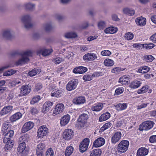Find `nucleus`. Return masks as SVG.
Masks as SVG:
<instances>
[{
    "mask_svg": "<svg viewBox=\"0 0 156 156\" xmlns=\"http://www.w3.org/2000/svg\"><path fill=\"white\" fill-rule=\"evenodd\" d=\"M33 54V51L31 50H27L21 52L20 55L21 57L16 62L17 66L25 64L28 62L30 59L29 57L31 56Z\"/></svg>",
    "mask_w": 156,
    "mask_h": 156,
    "instance_id": "f257e3e1",
    "label": "nucleus"
},
{
    "mask_svg": "<svg viewBox=\"0 0 156 156\" xmlns=\"http://www.w3.org/2000/svg\"><path fill=\"white\" fill-rule=\"evenodd\" d=\"M129 145V142L128 140H122L118 145V152L120 153L126 152L128 149Z\"/></svg>",
    "mask_w": 156,
    "mask_h": 156,
    "instance_id": "f03ea898",
    "label": "nucleus"
},
{
    "mask_svg": "<svg viewBox=\"0 0 156 156\" xmlns=\"http://www.w3.org/2000/svg\"><path fill=\"white\" fill-rule=\"evenodd\" d=\"M48 133V129L45 125L40 126L37 130V136L38 138H42L46 136Z\"/></svg>",
    "mask_w": 156,
    "mask_h": 156,
    "instance_id": "7ed1b4c3",
    "label": "nucleus"
},
{
    "mask_svg": "<svg viewBox=\"0 0 156 156\" xmlns=\"http://www.w3.org/2000/svg\"><path fill=\"white\" fill-rule=\"evenodd\" d=\"M31 19V17L29 15H24L21 17V20L27 29L30 28L32 26L30 22Z\"/></svg>",
    "mask_w": 156,
    "mask_h": 156,
    "instance_id": "20e7f679",
    "label": "nucleus"
},
{
    "mask_svg": "<svg viewBox=\"0 0 156 156\" xmlns=\"http://www.w3.org/2000/svg\"><path fill=\"white\" fill-rule=\"evenodd\" d=\"M154 124V122L152 121H145L140 126L139 129L141 131L149 130L153 127Z\"/></svg>",
    "mask_w": 156,
    "mask_h": 156,
    "instance_id": "39448f33",
    "label": "nucleus"
},
{
    "mask_svg": "<svg viewBox=\"0 0 156 156\" xmlns=\"http://www.w3.org/2000/svg\"><path fill=\"white\" fill-rule=\"evenodd\" d=\"M98 57L97 55L93 52H89L84 55L83 57L85 62H91L96 60Z\"/></svg>",
    "mask_w": 156,
    "mask_h": 156,
    "instance_id": "423d86ee",
    "label": "nucleus"
},
{
    "mask_svg": "<svg viewBox=\"0 0 156 156\" xmlns=\"http://www.w3.org/2000/svg\"><path fill=\"white\" fill-rule=\"evenodd\" d=\"M88 118V115L85 113L81 114L79 116L78 121L80 127L83 128L84 127V125L87 122Z\"/></svg>",
    "mask_w": 156,
    "mask_h": 156,
    "instance_id": "0eeeda50",
    "label": "nucleus"
},
{
    "mask_svg": "<svg viewBox=\"0 0 156 156\" xmlns=\"http://www.w3.org/2000/svg\"><path fill=\"white\" fill-rule=\"evenodd\" d=\"M78 83L76 79H73L70 81L66 85V89L69 91H72L76 88Z\"/></svg>",
    "mask_w": 156,
    "mask_h": 156,
    "instance_id": "6e6552de",
    "label": "nucleus"
},
{
    "mask_svg": "<svg viewBox=\"0 0 156 156\" xmlns=\"http://www.w3.org/2000/svg\"><path fill=\"white\" fill-rule=\"evenodd\" d=\"M74 135V132L71 129H66L64 131L62 138L65 140H69L71 139Z\"/></svg>",
    "mask_w": 156,
    "mask_h": 156,
    "instance_id": "1a4fd4ad",
    "label": "nucleus"
},
{
    "mask_svg": "<svg viewBox=\"0 0 156 156\" xmlns=\"http://www.w3.org/2000/svg\"><path fill=\"white\" fill-rule=\"evenodd\" d=\"M90 142L89 139L88 138L84 139L80 145V151L82 153L85 151L87 149Z\"/></svg>",
    "mask_w": 156,
    "mask_h": 156,
    "instance_id": "9d476101",
    "label": "nucleus"
},
{
    "mask_svg": "<svg viewBox=\"0 0 156 156\" xmlns=\"http://www.w3.org/2000/svg\"><path fill=\"white\" fill-rule=\"evenodd\" d=\"M34 126V123L32 122L29 121L25 123L23 126L21 131L24 133L31 129Z\"/></svg>",
    "mask_w": 156,
    "mask_h": 156,
    "instance_id": "9b49d317",
    "label": "nucleus"
},
{
    "mask_svg": "<svg viewBox=\"0 0 156 156\" xmlns=\"http://www.w3.org/2000/svg\"><path fill=\"white\" fill-rule=\"evenodd\" d=\"M122 134L120 132H117L114 134L111 138V142L115 144L121 138Z\"/></svg>",
    "mask_w": 156,
    "mask_h": 156,
    "instance_id": "f8f14e48",
    "label": "nucleus"
},
{
    "mask_svg": "<svg viewBox=\"0 0 156 156\" xmlns=\"http://www.w3.org/2000/svg\"><path fill=\"white\" fill-rule=\"evenodd\" d=\"M105 143V139L102 137H99L96 139L93 142V147H98L103 146Z\"/></svg>",
    "mask_w": 156,
    "mask_h": 156,
    "instance_id": "ddd939ff",
    "label": "nucleus"
},
{
    "mask_svg": "<svg viewBox=\"0 0 156 156\" xmlns=\"http://www.w3.org/2000/svg\"><path fill=\"white\" fill-rule=\"evenodd\" d=\"M64 109V106L62 103L57 104L55 107L53 111V114L58 115L61 113Z\"/></svg>",
    "mask_w": 156,
    "mask_h": 156,
    "instance_id": "4468645a",
    "label": "nucleus"
},
{
    "mask_svg": "<svg viewBox=\"0 0 156 156\" xmlns=\"http://www.w3.org/2000/svg\"><path fill=\"white\" fill-rule=\"evenodd\" d=\"M14 133L13 130H10L9 131L2 132L4 136L3 140L6 142L7 140H11L10 138L12 137Z\"/></svg>",
    "mask_w": 156,
    "mask_h": 156,
    "instance_id": "2eb2a0df",
    "label": "nucleus"
},
{
    "mask_svg": "<svg viewBox=\"0 0 156 156\" xmlns=\"http://www.w3.org/2000/svg\"><path fill=\"white\" fill-rule=\"evenodd\" d=\"M31 91V86L29 85L22 86L20 88V93L23 95L28 94Z\"/></svg>",
    "mask_w": 156,
    "mask_h": 156,
    "instance_id": "dca6fc26",
    "label": "nucleus"
},
{
    "mask_svg": "<svg viewBox=\"0 0 156 156\" xmlns=\"http://www.w3.org/2000/svg\"><path fill=\"white\" fill-rule=\"evenodd\" d=\"M46 146L45 143L42 141L40 142L37 145L36 148V153L43 154V151L45 149Z\"/></svg>",
    "mask_w": 156,
    "mask_h": 156,
    "instance_id": "f3484780",
    "label": "nucleus"
},
{
    "mask_svg": "<svg viewBox=\"0 0 156 156\" xmlns=\"http://www.w3.org/2000/svg\"><path fill=\"white\" fill-rule=\"evenodd\" d=\"M52 51V49H47L44 48H42L37 51V54L39 55L41 54L44 56H46L50 55Z\"/></svg>",
    "mask_w": 156,
    "mask_h": 156,
    "instance_id": "a211bd4d",
    "label": "nucleus"
},
{
    "mask_svg": "<svg viewBox=\"0 0 156 156\" xmlns=\"http://www.w3.org/2000/svg\"><path fill=\"white\" fill-rule=\"evenodd\" d=\"M53 103L50 101L45 102L43 106L42 112L44 113L47 112L50 109L51 107L52 106Z\"/></svg>",
    "mask_w": 156,
    "mask_h": 156,
    "instance_id": "6ab92c4d",
    "label": "nucleus"
},
{
    "mask_svg": "<svg viewBox=\"0 0 156 156\" xmlns=\"http://www.w3.org/2000/svg\"><path fill=\"white\" fill-rule=\"evenodd\" d=\"M103 107V105L101 103H97L94 104L91 107V110L98 112L101 110Z\"/></svg>",
    "mask_w": 156,
    "mask_h": 156,
    "instance_id": "aec40b11",
    "label": "nucleus"
},
{
    "mask_svg": "<svg viewBox=\"0 0 156 156\" xmlns=\"http://www.w3.org/2000/svg\"><path fill=\"white\" fill-rule=\"evenodd\" d=\"M70 116L69 115H66L61 117L60 120V124L61 126H65L69 122Z\"/></svg>",
    "mask_w": 156,
    "mask_h": 156,
    "instance_id": "412c9836",
    "label": "nucleus"
},
{
    "mask_svg": "<svg viewBox=\"0 0 156 156\" xmlns=\"http://www.w3.org/2000/svg\"><path fill=\"white\" fill-rule=\"evenodd\" d=\"M87 69L86 67L81 66H78L74 68L73 72L75 73L82 74L86 72L87 71Z\"/></svg>",
    "mask_w": 156,
    "mask_h": 156,
    "instance_id": "4be33fe9",
    "label": "nucleus"
},
{
    "mask_svg": "<svg viewBox=\"0 0 156 156\" xmlns=\"http://www.w3.org/2000/svg\"><path fill=\"white\" fill-rule=\"evenodd\" d=\"M148 153V150L144 147H141L137 150V156H145L147 155Z\"/></svg>",
    "mask_w": 156,
    "mask_h": 156,
    "instance_id": "5701e85b",
    "label": "nucleus"
},
{
    "mask_svg": "<svg viewBox=\"0 0 156 156\" xmlns=\"http://www.w3.org/2000/svg\"><path fill=\"white\" fill-rule=\"evenodd\" d=\"M135 22L137 25L143 26L146 24V18L141 16L136 19Z\"/></svg>",
    "mask_w": 156,
    "mask_h": 156,
    "instance_id": "b1692460",
    "label": "nucleus"
},
{
    "mask_svg": "<svg viewBox=\"0 0 156 156\" xmlns=\"http://www.w3.org/2000/svg\"><path fill=\"white\" fill-rule=\"evenodd\" d=\"M122 11L124 14L129 16H133L135 13V11L133 9L128 7L123 8Z\"/></svg>",
    "mask_w": 156,
    "mask_h": 156,
    "instance_id": "393cba45",
    "label": "nucleus"
},
{
    "mask_svg": "<svg viewBox=\"0 0 156 156\" xmlns=\"http://www.w3.org/2000/svg\"><path fill=\"white\" fill-rule=\"evenodd\" d=\"M12 109V107L11 106L5 107L1 111L0 114L2 116L5 115L11 112Z\"/></svg>",
    "mask_w": 156,
    "mask_h": 156,
    "instance_id": "a878e982",
    "label": "nucleus"
},
{
    "mask_svg": "<svg viewBox=\"0 0 156 156\" xmlns=\"http://www.w3.org/2000/svg\"><path fill=\"white\" fill-rule=\"evenodd\" d=\"M118 29L116 27H111L105 29L104 30V32L107 34H113L116 33Z\"/></svg>",
    "mask_w": 156,
    "mask_h": 156,
    "instance_id": "bb28decb",
    "label": "nucleus"
},
{
    "mask_svg": "<svg viewBox=\"0 0 156 156\" xmlns=\"http://www.w3.org/2000/svg\"><path fill=\"white\" fill-rule=\"evenodd\" d=\"M141 83V82L140 81L135 80L131 83L129 87L132 88L136 89L139 87Z\"/></svg>",
    "mask_w": 156,
    "mask_h": 156,
    "instance_id": "cd10ccee",
    "label": "nucleus"
},
{
    "mask_svg": "<svg viewBox=\"0 0 156 156\" xmlns=\"http://www.w3.org/2000/svg\"><path fill=\"white\" fill-rule=\"evenodd\" d=\"M13 31L10 29H7L4 30L2 33V36L6 38H9L13 34Z\"/></svg>",
    "mask_w": 156,
    "mask_h": 156,
    "instance_id": "c85d7f7f",
    "label": "nucleus"
},
{
    "mask_svg": "<svg viewBox=\"0 0 156 156\" xmlns=\"http://www.w3.org/2000/svg\"><path fill=\"white\" fill-rule=\"evenodd\" d=\"M115 109L118 111H122L126 109L127 107V105L126 103H119L115 106Z\"/></svg>",
    "mask_w": 156,
    "mask_h": 156,
    "instance_id": "c756f323",
    "label": "nucleus"
},
{
    "mask_svg": "<svg viewBox=\"0 0 156 156\" xmlns=\"http://www.w3.org/2000/svg\"><path fill=\"white\" fill-rule=\"evenodd\" d=\"M119 82L122 85H126L129 83V78L126 75L123 76L119 79Z\"/></svg>",
    "mask_w": 156,
    "mask_h": 156,
    "instance_id": "7c9ffc66",
    "label": "nucleus"
},
{
    "mask_svg": "<svg viewBox=\"0 0 156 156\" xmlns=\"http://www.w3.org/2000/svg\"><path fill=\"white\" fill-rule=\"evenodd\" d=\"M3 142L5 143V150L11 149L13 146L14 142L12 140H7L6 142L3 141Z\"/></svg>",
    "mask_w": 156,
    "mask_h": 156,
    "instance_id": "2f4dec72",
    "label": "nucleus"
},
{
    "mask_svg": "<svg viewBox=\"0 0 156 156\" xmlns=\"http://www.w3.org/2000/svg\"><path fill=\"white\" fill-rule=\"evenodd\" d=\"M22 115L20 112H17L12 115L10 118V120L12 122H14L21 118Z\"/></svg>",
    "mask_w": 156,
    "mask_h": 156,
    "instance_id": "473e14b6",
    "label": "nucleus"
},
{
    "mask_svg": "<svg viewBox=\"0 0 156 156\" xmlns=\"http://www.w3.org/2000/svg\"><path fill=\"white\" fill-rule=\"evenodd\" d=\"M26 144L24 143H21L18 148V152L20 153L24 154L26 153Z\"/></svg>",
    "mask_w": 156,
    "mask_h": 156,
    "instance_id": "72a5a7b5",
    "label": "nucleus"
},
{
    "mask_svg": "<svg viewBox=\"0 0 156 156\" xmlns=\"http://www.w3.org/2000/svg\"><path fill=\"white\" fill-rule=\"evenodd\" d=\"M110 117V114L109 113L107 112L101 115L99 119V121L100 122L104 121L108 119Z\"/></svg>",
    "mask_w": 156,
    "mask_h": 156,
    "instance_id": "f704fd0d",
    "label": "nucleus"
},
{
    "mask_svg": "<svg viewBox=\"0 0 156 156\" xmlns=\"http://www.w3.org/2000/svg\"><path fill=\"white\" fill-rule=\"evenodd\" d=\"M73 102L76 104H80L85 102V98L83 97H80L75 98L73 100Z\"/></svg>",
    "mask_w": 156,
    "mask_h": 156,
    "instance_id": "c9c22d12",
    "label": "nucleus"
},
{
    "mask_svg": "<svg viewBox=\"0 0 156 156\" xmlns=\"http://www.w3.org/2000/svg\"><path fill=\"white\" fill-rule=\"evenodd\" d=\"M96 75V73L87 74L83 77V79L86 81H90L94 78Z\"/></svg>",
    "mask_w": 156,
    "mask_h": 156,
    "instance_id": "e433bc0d",
    "label": "nucleus"
},
{
    "mask_svg": "<svg viewBox=\"0 0 156 156\" xmlns=\"http://www.w3.org/2000/svg\"><path fill=\"white\" fill-rule=\"evenodd\" d=\"M103 63L105 66L109 67L113 66L114 64V62L112 59L106 58L105 60Z\"/></svg>",
    "mask_w": 156,
    "mask_h": 156,
    "instance_id": "4c0bfd02",
    "label": "nucleus"
},
{
    "mask_svg": "<svg viewBox=\"0 0 156 156\" xmlns=\"http://www.w3.org/2000/svg\"><path fill=\"white\" fill-rule=\"evenodd\" d=\"M11 125L9 122H5L3 123L2 129V132L9 131Z\"/></svg>",
    "mask_w": 156,
    "mask_h": 156,
    "instance_id": "58836bf2",
    "label": "nucleus"
},
{
    "mask_svg": "<svg viewBox=\"0 0 156 156\" xmlns=\"http://www.w3.org/2000/svg\"><path fill=\"white\" fill-rule=\"evenodd\" d=\"M65 37L67 38H75L77 37L76 34L73 32H69L65 33Z\"/></svg>",
    "mask_w": 156,
    "mask_h": 156,
    "instance_id": "ea45409f",
    "label": "nucleus"
},
{
    "mask_svg": "<svg viewBox=\"0 0 156 156\" xmlns=\"http://www.w3.org/2000/svg\"><path fill=\"white\" fill-rule=\"evenodd\" d=\"M29 136L27 134H25L19 138V141L21 143L27 142L29 140Z\"/></svg>",
    "mask_w": 156,
    "mask_h": 156,
    "instance_id": "a19ab883",
    "label": "nucleus"
},
{
    "mask_svg": "<svg viewBox=\"0 0 156 156\" xmlns=\"http://www.w3.org/2000/svg\"><path fill=\"white\" fill-rule=\"evenodd\" d=\"M101 151L99 149L93 150L91 152L90 156H100Z\"/></svg>",
    "mask_w": 156,
    "mask_h": 156,
    "instance_id": "79ce46f5",
    "label": "nucleus"
},
{
    "mask_svg": "<svg viewBox=\"0 0 156 156\" xmlns=\"http://www.w3.org/2000/svg\"><path fill=\"white\" fill-rule=\"evenodd\" d=\"M73 148L72 146L67 147L65 151V156H70L73 153Z\"/></svg>",
    "mask_w": 156,
    "mask_h": 156,
    "instance_id": "37998d69",
    "label": "nucleus"
},
{
    "mask_svg": "<svg viewBox=\"0 0 156 156\" xmlns=\"http://www.w3.org/2000/svg\"><path fill=\"white\" fill-rule=\"evenodd\" d=\"M62 92L57 89L53 90L51 94V96L56 97H60L62 95Z\"/></svg>",
    "mask_w": 156,
    "mask_h": 156,
    "instance_id": "c03bdc74",
    "label": "nucleus"
},
{
    "mask_svg": "<svg viewBox=\"0 0 156 156\" xmlns=\"http://www.w3.org/2000/svg\"><path fill=\"white\" fill-rule=\"evenodd\" d=\"M149 88L148 86H144L141 89H139L137 90V93L139 94L144 93L147 91Z\"/></svg>",
    "mask_w": 156,
    "mask_h": 156,
    "instance_id": "a18cd8bd",
    "label": "nucleus"
},
{
    "mask_svg": "<svg viewBox=\"0 0 156 156\" xmlns=\"http://www.w3.org/2000/svg\"><path fill=\"white\" fill-rule=\"evenodd\" d=\"M154 59V57L152 55H146L143 57V59L146 62H152Z\"/></svg>",
    "mask_w": 156,
    "mask_h": 156,
    "instance_id": "49530a36",
    "label": "nucleus"
},
{
    "mask_svg": "<svg viewBox=\"0 0 156 156\" xmlns=\"http://www.w3.org/2000/svg\"><path fill=\"white\" fill-rule=\"evenodd\" d=\"M98 27L100 30H102L105 28L106 26V22L105 21L101 20L98 23Z\"/></svg>",
    "mask_w": 156,
    "mask_h": 156,
    "instance_id": "de8ad7c7",
    "label": "nucleus"
},
{
    "mask_svg": "<svg viewBox=\"0 0 156 156\" xmlns=\"http://www.w3.org/2000/svg\"><path fill=\"white\" fill-rule=\"evenodd\" d=\"M41 99L40 96L39 95H37L34 97L32 100L30 101V103L31 104L33 105L38 102Z\"/></svg>",
    "mask_w": 156,
    "mask_h": 156,
    "instance_id": "09e8293b",
    "label": "nucleus"
},
{
    "mask_svg": "<svg viewBox=\"0 0 156 156\" xmlns=\"http://www.w3.org/2000/svg\"><path fill=\"white\" fill-rule=\"evenodd\" d=\"M43 28L47 31H48L52 29V27L51 23H48L44 24Z\"/></svg>",
    "mask_w": 156,
    "mask_h": 156,
    "instance_id": "8fccbe9b",
    "label": "nucleus"
},
{
    "mask_svg": "<svg viewBox=\"0 0 156 156\" xmlns=\"http://www.w3.org/2000/svg\"><path fill=\"white\" fill-rule=\"evenodd\" d=\"M133 34L130 32L126 33L125 36V39L127 40H131L133 38Z\"/></svg>",
    "mask_w": 156,
    "mask_h": 156,
    "instance_id": "3c124183",
    "label": "nucleus"
},
{
    "mask_svg": "<svg viewBox=\"0 0 156 156\" xmlns=\"http://www.w3.org/2000/svg\"><path fill=\"white\" fill-rule=\"evenodd\" d=\"M112 125V124L110 122H107L104 124L101 128L100 129L101 131H104L105 130L109 128Z\"/></svg>",
    "mask_w": 156,
    "mask_h": 156,
    "instance_id": "603ef678",
    "label": "nucleus"
},
{
    "mask_svg": "<svg viewBox=\"0 0 156 156\" xmlns=\"http://www.w3.org/2000/svg\"><path fill=\"white\" fill-rule=\"evenodd\" d=\"M40 72L39 69H34L29 72L28 75L31 76H33Z\"/></svg>",
    "mask_w": 156,
    "mask_h": 156,
    "instance_id": "864d4df0",
    "label": "nucleus"
},
{
    "mask_svg": "<svg viewBox=\"0 0 156 156\" xmlns=\"http://www.w3.org/2000/svg\"><path fill=\"white\" fill-rule=\"evenodd\" d=\"M155 46V45L152 43L145 44H143V48H145L146 49H150L153 48Z\"/></svg>",
    "mask_w": 156,
    "mask_h": 156,
    "instance_id": "5fc2aeb1",
    "label": "nucleus"
},
{
    "mask_svg": "<svg viewBox=\"0 0 156 156\" xmlns=\"http://www.w3.org/2000/svg\"><path fill=\"white\" fill-rule=\"evenodd\" d=\"M16 71L13 69L9 70L5 72L3 74V76H9L15 73Z\"/></svg>",
    "mask_w": 156,
    "mask_h": 156,
    "instance_id": "6e6d98bb",
    "label": "nucleus"
},
{
    "mask_svg": "<svg viewBox=\"0 0 156 156\" xmlns=\"http://www.w3.org/2000/svg\"><path fill=\"white\" fill-rule=\"evenodd\" d=\"M24 6L26 9L31 10L34 8L35 5L33 4L29 3L25 4Z\"/></svg>",
    "mask_w": 156,
    "mask_h": 156,
    "instance_id": "4d7b16f0",
    "label": "nucleus"
},
{
    "mask_svg": "<svg viewBox=\"0 0 156 156\" xmlns=\"http://www.w3.org/2000/svg\"><path fill=\"white\" fill-rule=\"evenodd\" d=\"M123 70V69L120 67H115L111 70V72L115 74H118L119 72Z\"/></svg>",
    "mask_w": 156,
    "mask_h": 156,
    "instance_id": "13d9d810",
    "label": "nucleus"
},
{
    "mask_svg": "<svg viewBox=\"0 0 156 156\" xmlns=\"http://www.w3.org/2000/svg\"><path fill=\"white\" fill-rule=\"evenodd\" d=\"M101 54L103 56H108L112 54V52L108 50H104L101 52Z\"/></svg>",
    "mask_w": 156,
    "mask_h": 156,
    "instance_id": "bf43d9fd",
    "label": "nucleus"
},
{
    "mask_svg": "<svg viewBox=\"0 0 156 156\" xmlns=\"http://www.w3.org/2000/svg\"><path fill=\"white\" fill-rule=\"evenodd\" d=\"M124 88L122 87H118L116 89L115 92L117 95H119L122 94L124 91Z\"/></svg>",
    "mask_w": 156,
    "mask_h": 156,
    "instance_id": "052dcab7",
    "label": "nucleus"
},
{
    "mask_svg": "<svg viewBox=\"0 0 156 156\" xmlns=\"http://www.w3.org/2000/svg\"><path fill=\"white\" fill-rule=\"evenodd\" d=\"M148 103H142L141 104H140L137 105V110H140L141 109L144 108H146L147 105H148Z\"/></svg>",
    "mask_w": 156,
    "mask_h": 156,
    "instance_id": "680f3d73",
    "label": "nucleus"
},
{
    "mask_svg": "<svg viewBox=\"0 0 156 156\" xmlns=\"http://www.w3.org/2000/svg\"><path fill=\"white\" fill-rule=\"evenodd\" d=\"M133 46L134 48H136L137 49H140L143 48V44L139 43H135L133 44Z\"/></svg>",
    "mask_w": 156,
    "mask_h": 156,
    "instance_id": "e2e57ef3",
    "label": "nucleus"
},
{
    "mask_svg": "<svg viewBox=\"0 0 156 156\" xmlns=\"http://www.w3.org/2000/svg\"><path fill=\"white\" fill-rule=\"evenodd\" d=\"M54 152L52 149L51 148L48 149L46 152V156H53Z\"/></svg>",
    "mask_w": 156,
    "mask_h": 156,
    "instance_id": "0e129e2a",
    "label": "nucleus"
},
{
    "mask_svg": "<svg viewBox=\"0 0 156 156\" xmlns=\"http://www.w3.org/2000/svg\"><path fill=\"white\" fill-rule=\"evenodd\" d=\"M64 59L63 58H60V57H58L53 60V61H54V62L56 64H59Z\"/></svg>",
    "mask_w": 156,
    "mask_h": 156,
    "instance_id": "69168bd1",
    "label": "nucleus"
},
{
    "mask_svg": "<svg viewBox=\"0 0 156 156\" xmlns=\"http://www.w3.org/2000/svg\"><path fill=\"white\" fill-rule=\"evenodd\" d=\"M10 65H6L5 66H3L1 67L0 68V73H1L4 71L5 69H7L9 67L12 66Z\"/></svg>",
    "mask_w": 156,
    "mask_h": 156,
    "instance_id": "338daca9",
    "label": "nucleus"
},
{
    "mask_svg": "<svg viewBox=\"0 0 156 156\" xmlns=\"http://www.w3.org/2000/svg\"><path fill=\"white\" fill-rule=\"evenodd\" d=\"M124 123V119H119V120L116 124L117 127H119L123 124Z\"/></svg>",
    "mask_w": 156,
    "mask_h": 156,
    "instance_id": "774afa93",
    "label": "nucleus"
}]
</instances>
